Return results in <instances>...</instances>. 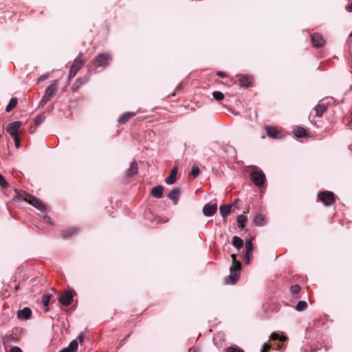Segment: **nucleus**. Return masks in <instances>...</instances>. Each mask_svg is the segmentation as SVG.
I'll return each mask as SVG.
<instances>
[{"instance_id":"17","label":"nucleus","mask_w":352,"mask_h":352,"mask_svg":"<svg viewBox=\"0 0 352 352\" xmlns=\"http://www.w3.org/2000/svg\"><path fill=\"white\" fill-rule=\"evenodd\" d=\"M327 110V107L324 104H318L315 108L314 111L316 112V116L322 117L323 113Z\"/></svg>"},{"instance_id":"1","label":"nucleus","mask_w":352,"mask_h":352,"mask_svg":"<svg viewBox=\"0 0 352 352\" xmlns=\"http://www.w3.org/2000/svg\"><path fill=\"white\" fill-rule=\"evenodd\" d=\"M231 257L233 263L230 268V276L226 278V283L228 284H234L236 283L239 277V272L240 271L241 266L240 261H236V256L235 254H232Z\"/></svg>"},{"instance_id":"51","label":"nucleus","mask_w":352,"mask_h":352,"mask_svg":"<svg viewBox=\"0 0 352 352\" xmlns=\"http://www.w3.org/2000/svg\"><path fill=\"white\" fill-rule=\"evenodd\" d=\"M19 289V285H16L15 287H14V290L15 291H18Z\"/></svg>"},{"instance_id":"4","label":"nucleus","mask_w":352,"mask_h":352,"mask_svg":"<svg viewBox=\"0 0 352 352\" xmlns=\"http://www.w3.org/2000/svg\"><path fill=\"white\" fill-rule=\"evenodd\" d=\"M250 179L252 182L257 186L260 187L265 182V176L261 170H255L251 173Z\"/></svg>"},{"instance_id":"14","label":"nucleus","mask_w":352,"mask_h":352,"mask_svg":"<svg viewBox=\"0 0 352 352\" xmlns=\"http://www.w3.org/2000/svg\"><path fill=\"white\" fill-rule=\"evenodd\" d=\"M177 167L174 166L170 171V175L166 178L165 182L167 184H173L177 180Z\"/></svg>"},{"instance_id":"43","label":"nucleus","mask_w":352,"mask_h":352,"mask_svg":"<svg viewBox=\"0 0 352 352\" xmlns=\"http://www.w3.org/2000/svg\"><path fill=\"white\" fill-rule=\"evenodd\" d=\"M48 75L47 74H44V75H41L40 76L38 79H37V82H43L44 80H45L47 78H48Z\"/></svg>"},{"instance_id":"35","label":"nucleus","mask_w":352,"mask_h":352,"mask_svg":"<svg viewBox=\"0 0 352 352\" xmlns=\"http://www.w3.org/2000/svg\"><path fill=\"white\" fill-rule=\"evenodd\" d=\"M245 246L246 252H252V251L253 250V243H252V239L247 240L245 241Z\"/></svg>"},{"instance_id":"39","label":"nucleus","mask_w":352,"mask_h":352,"mask_svg":"<svg viewBox=\"0 0 352 352\" xmlns=\"http://www.w3.org/2000/svg\"><path fill=\"white\" fill-rule=\"evenodd\" d=\"M77 73H78V72L76 69L70 67V71H69V79L74 78L76 75Z\"/></svg>"},{"instance_id":"20","label":"nucleus","mask_w":352,"mask_h":352,"mask_svg":"<svg viewBox=\"0 0 352 352\" xmlns=\"http://www.w3.org/2000/svg\"><path fill=\"white\" fill-rule=\"evenodd\" d=\"M89 80V77L85 76H83V77H81V78H78L76 79V80L75 81V82L74 83V85L73 87L75 88V89H78L79 87H80L82 85H84L85 83H86L87 82H88Z\"/></svg>"},{"instance_id":"31","label":"nucleus","mask_w":352,"mask_h":352,"mask_svg":"<svg viewBox=\"0 0 352 352\" xmlns=\"http://www.w3.org/2000/svg\"><path fill=\"white\" fill-rule=\"evenodd\" d=\"M270 338L273 340H279L282 342H285L287 338L284 336H279V335L275 332L272 333L270 336Z\"/></svg>"},{"instance_id":"18","label":"nucleus","mask_w":352,"mask_h":352,"mask_svg":"<svg viewBox=\"0 0 352 352\" xmlns=\"http://www.w3.org/2000/svg\"><path fill=\"white\" fill-rule=\"evenodd\" d=\"M164 188L162 186H157L152 188L151 195L156 198H161L162 197Z\"/></svg>"},{"instance_id":"6","label":"nucleus","mask_w":352,"mask_h":352,"mask_svg":"<svg viewBox=\"0 0 352 352\" xmlns=\"http://www.w3.org/2000/svg\"><path fill=\"white\" fill-rule=\"evenodd\" d=\"M318 198L323 202L324 205L326 206H331L335 201L333 193L330 191L319 192Z\"/></svg>"},{"instance_id":"16","label":"nucleus","mask_w":352,"mask_h":352,"mask_svg":"<svg viewBox=\"0 0 352 352\" xmlns=\"http://www.w3.org/2000/svg\"><path fill=\"white\" fill-rule=\"evenodd\" d=\"M252 78L248 76H240L239 78V83L241 87H248L251 85Z\"/></svg>"},{"instance_id":"15","label":"nucleus","mask_w":352,"mask_h":352,"mask_svg":"<svg viewBox=\"0 0 352 352\" xmlns=\"http://www.w3.org/2000/svg\"><path fill=\"white\" fill-rule=\"evenodd\" d=\"M84 65V61L82 59V54H79L74 60L73 64L71 66V68L76 69L78 72Z\"/></svg>"},{"instance_id":"5","label":"nucleus","mask_w":352,"mask_h":352,"mask_svg":"<svg viewBox=\"0 0 352 352\" xmlns=\"http://www.w3.org/2000/svg\"><path fill=\"white\" fill-rule=\"evenodd\" d=\"M111 58L108 53H102L99 54L94 60L96 67H107Z\"/></svg>"},{"instance_id":"53","label":"nucleus","mask_w":352,"mask_h":352,"mask_svg":"<svg viewBox=\"0 0 352 352\" xmlns=\"http://www.w3.org/2000/svg\"><path fill=\"white\" fill-rule=\"evenodd\" d=\"M350 37H352V32L350 34Z\"/></svg>"},{"instance_id":"8","label":"nucleus","mask_w":352,"mask_h":352,"mask_svg":"<svg viewBox=\"0 0 352 352\" xmlns=\"http://www.w3.org/2000/svg\"><path fill=\"white\" fill-rule=\"evenodd\" d=\"M311 42L314 47H320L325 43L323 36L318 33H314L311 35Z\"/></svg>"},{"instance_id":"7","label":"nucleus","mask_w":352,"mask_h":352,"mask_svg":"<svg viewBox=\"0 0 352 352\" xmlns=\"http://www.w3.org/2000/svg\"><path fill=\"white\" fill-rule=\"evenodd\" d=\"M21 126L19 121L12 122L6 126V131L13 138L18 135V132Z\"/></svg>"},{"instance_id":"42","label":"nucleus","mask_w":352,"mask_h":352,"mask_svg":"<svg viewBox=\"0 0 352 352\" xmlns=\"http://www.w3.org/2000/svg\"><path fill=\"white\" fill-rule=\"evenodd\" d=\"M271 348V346L268 343H264L263 345L262 352H267Z\"/></svg>"},{"instance_id":"33","label":"nucleus","mask_w":352,"mask_h":352,"mask_svg":"<svg viewBox=\"0 0 352 352\" xmlns=\"http://www.w3.org/2000/svg\"><path fill=\"white\" fill-rule=\"evenodd\" d=\"M212 96L214 99H215L217 101L222 100L224 98V95L222 92L219 91H215L212 93Z\"/></svg>"},{"instance_id":"54","label":"nucleus","mask_w":352,"mask_h":352,"mask_svg":"<svg viewBox=\"0 0 352 352\" xmlns=\"http://www.w3.org/2000/svg\"><path fill=\"white\" fill-rule=\"evenodd\" d=\"M350 37H352V32L350 34Z\"/></svg>"},{"instance_id":"38","label":"nucleus","mask_w":352,"mask_h":352,"mask_svg":"<svg viewBox=\"0 0 352 352\" xmlns=\"http://www.w3.org/2000/svg\"><path fill=\"white\" fill-rule=\"evenodd\" d=\"M194 177H197L199 174V168L197 166H193L190 172Z\"/></svg>"},{"instance_id":"45","label":"nucleus","mask_w":352,"mask_h":352,"mask_svg":"<svg viewBox=\"0 0 352 352\" xmlns=\"http://www.w3.org/2000/svg\"><path fill=\"white\" fill-rule=\"evenodd\" d=\"M10 352H23V351L19 347L14 346L10 349Z\"/></svg>"},{"instance_id":"22","label":"nucleus","mask_w":352,"mask_h":352,"mask_svg":"<svg viewBox=\"0 0 352 352\" xmlns=\"http://www.w3.org/2000/svg\"><path fill=\"white\" fill-rule=\"evenodd\" d=\"M219 210H220L222 217L225 219L227 217V216L230 212L231 206L230 205H222L220 206Z\"/></svg>"},{"instance_id":"32","label":"nucleus","mask_w":352,"mask_h":352,"mask_svg":"<svg viewBox=\"0 0 352 352\" xmlns=\"http://www.w3.org/2000/svg\"><path fill=\"white\" fill-rule=\"evenodd\" d=\"M78 342L76 340H74L70 342V344H69V346L67 348L69 349L70 351L76 352L78 349Z\"/></svg>"},{"instance_id":"19","label":"nucleus","mask_w":352,"mask_h":352,"mask_svg":"<svg viewBox=\"0 0 352 352\" xmlns=\"http://www.w3.org/2000/svg\"><path fill=\"white\" fill-rule=\"evenodd\" d=\"M179 193H180V191H179V189L178 188H174L173 189L168 195V197L173 200L174 201L175 204H177L178 199H179Z\"/></svg>"},{"instance_id":"40","label":"nucleus","mask_w":352,"mask_h":352,"mask_svg":"<svg viewBox=\"0 0 352 352\" xmlns=\"http://www.w3.org/2000/svg\"><path fill=\"white\" fill-rule=\"evenodd\" d=\"M226 352H243V351L240 349L230 346L227 349Z\"/></svg>"},{"instance_id":"9","label":"nucleus","mask_w":352,"mask_h":352,"mask_svg":"<svg viewBox=\"0 0 352 352\" xmlns=\"http://www.w3.org/2000/svg\"><path fill=\"white\" fill-rule=\"evenodd\" d=\"M267 135L273 139L280 138V131L277 127L273 126H265Z\"/></svg>"},{"instance_id":"27","label":"nucleus","mask_w":352,"mask_h":352,"mask_svg":"<svg viewBox=\"0 0 352 352\" xmlns=\"http://www.w3.org/2000/svg\"><path fill=\"white\" fill-rule=\"evenodd\" d=\"M247 217L243 214H240L237 217V223L239 224V228L240 229H243L245 226V223L247 221Z\"/></svg>"},{"instance_id":"23","label":"nucleus","mask_w":352,"mask_h":352,"mask_svg":"<svg viewBox=\"0 0 352 352\" xmlns=\"http://www.w3.org/2000/svg\"><path fill=\"white\" fill-rule=\"evenodd\" d=\"M254 223L258 226H262L264 225L265 218L261 214H256L253 220Z\"/></svg>"},{"instance_id":"10","label":"nucleus","mask_w":352,"mask_h":352,"mask_svg":"<svg viewBox=\"0 0 352 352\" xmlns=\"http://www.w3.org/2000/svg\"><path fill=\"white\" fill-rule=\"evenodd\" d=\"M72 299L73 295L71 292H65L59 297L60 302L65 306L69 305L72 301Z\"/></svg>"},{"instance_id":"34","label":"nucleus","mask_w":352,"mask_h":352,"mask_svg":"<svg viewBox=\"0 0 352 352\" xmlns=\"http://www.w3.org/2000/svg\"><path fill=\"white\" fill-rule=\"evenodd\" d=\"M8 186V183L6 182L4 177L0 174V187L3 189H7Z\"/></svg>"},{"instance_id":"21","label":"nucleus","mask_w":352,"mask_h":352,"mask_svg":"<svg viewBox=\"0 0 352 352\" xmlns=\"http://www.w3.org/2000/svg\"><path fill=\"white\" fill-rule=\"evenodd\" d=\"M135 113L127 112L124 113L119 119L120 124H125L131 118L135 116Z\"/></svg>"},{"instance_id":"3","label":"nucleus","mask_w":352,"mask_h":352,"mask_svg":"<svg viewBox=\"0 0 352 352\" xmlns=\"http://www.w3.org/2000/svg\"><path fill=\"white\" fill-rule=\"evenodd\" d=\"M23 199L40 210H44L45 206L43 202L30 194H25Z\"/></svg>"},{"instance_id":"13","label":"nucleus","mask_w":352,"mask_h":352,"mask_svg":"<svg viewBox=\"0 0 352 352\" xmlns=\"http://www.w3.org/2000/svg\"><path fill=\"white\" fill-rule=\"evenodd\" d=\"M138 172V166L136 161L131 162L130 167L126 170V177H131L136 175Z\"/></svg>"},{"instance_id":"2","label":"nucleus","mask_w":352,"mask_h":352,"mask_svg":"<svg viewBox=\"0 0 352 352\" xmlns=\"http://www.w3.org/2000/svg\"><path fill=\"white\" fill-rule=\"evenodd\" d=\"M56 91L57 85L56 82L52 83V85L48 86L46 88L44 96H43V98L40 102V106L44 105L47 102H49L51 100V98L55 95Z\"/></svg>"},{"instance_id":"30","label":"nucleus","mask_w":352,"mask_h":352,"mask_svg":"<svg viewBox=\"0 0 352 352\" xmlns=\"http://www.w3.org/2000/svg\"><path fill=\"white\" fill-rule=\"evenodd\" d=\"M45 113H41L38 115L34 119V123L36 126H39L45 119Z\"/></svg>"},{"instance_id":"48","label":"nucleus","mask_w":352,"mask_h":352,"mask_svg":"<svg viewBox=\"0 0 352 352\" xmlns=\"http://www.w3.org/2000/svg\"><path fill=\"white\" fill-rule=\"evenodd\" d=\"M43 219L45 221L49 223H52V221H51V219L50 217L47 216V215H45L43 217Z\"/></svg>"},{"instance_id":"12","label":"nucleus","mask_w":352,"mask_h":352,"mask_svg":"<svg viewBox=\"0 0 352 352\" xmlns=\"http://www.w3.org/2000/svg\"><path fill=\"white\" fill-rule=\"evenodd\" d=\"M32 316V310L29 307H25L17 313V318L20 320H28Z\"/></svg>"},{"instance_id":"26","label":"nucleus","mask_w":352,"mask_h":352,"mask_svg":"<svg viewBox=\"0 0 352 352\" xmlns=\"http://www.w3.org/2000/svg\"><path fill=\"white\" fill-rule=\"evenodd\" d=\"M18 100L16 98H12L6 108V112L11 111L17 104Z\"/></svg>"},{"instance_id":"46","label":"nucleus","mask_w":352,"mask_h":352,"mask_svg":"<svg viewBox=\"0 0 352 352\" xmlns=\"http://www.w3.org/2000/svg\"><path fill=\"white\" fill-rule=\"evenodd\" d=\"M346 10L349 12H352V2H350L346 5Z\"/></svg>"},{"instance_id":"50","label":"nucleus","mask_w":352,"mask_h":352,"mask_svg":"<svg viewBox=\"0 0 352 352\" xmlns=\"http://www.w3.org/2000/svg\"><path fill=\"white\" fill-rule=\"evenodd\" d=\"M60 352H72L69 351V349L67 347V348H64L63 349H62Z\"/></svg>"},{"instance_id":"37","label":"nucleus","mask_w":352,"mask_h":352,"mask_svg":"<svg viewBox=\"0 0 352 352\" xmlns=\"http://www.w3.org/2000/svg\"><path fill=\"white\" fill-rule=\"evenodd\" d=\"M290 291L293 294H297L300 291V287L298 285H294L290 287Z\"/></svg>"},{"instance_id":"24","label":"nucleus","mask_w":352,"mask_h":352,"mask_svg":"<svg viewBox=\"0 0 352 352\" xmlns=\"http://www.w3.org/2000/svg\"><path fill=\"white\" fill-rule=\"evenodd\" d=\"M77 232V230L75 228H71L66 230L63 231L62 232V236L64 239L69 238L72 236H73L75 233Z\"/></svg>"},{"instance_id":"11","label":"nucleus","mask_w":352,"mask_h":352,"mask_svg":"<svg viewBox=\"0 0 352 352\" xmlns=\"http://www.w3.org/2000/svg\"><path fill=\"white\" fill-rule=\"evenodd\" d=\"M217 206L215 204H206L203 208V213L206 217H212L217 211Z\"/></svg>"},{"instance_id":"29","label":"nucleus","mask_w":352,"mask_h":352,"mask_svg":"<svg viewBox=\"0 0 352 352\" xmlns=\"http://www.w3.org/2000/svg\"><path fill=\"white\" fill-rule=\"evenodd\" d=\"M307 307V303L304 300L299 301L296 305V309L298 311H304Z\"/></svg>"},{"instance_id":"25","label":"nucleus","mask_w":352,"mask_h":352,"mask_svg":"<svg viewBox=\"0 0 352 352\" xmlns=\"http://www.w3.org/2000/svg\"><path fill=\"white\" fill-rule=\"evenodd\" d=\"M232 245L238 250L243 245V241L239 236H234L232 239Z\"/></svg>"},{"instance_id":"44","label":"nucleus","mask_w":352,"mask_h":352,"mask_svg":"<svg viewBox=\"0 0 352 352\" xmlns=\"http://www.w3.org/2000/svg\"><path fill=\"white\" fill-rule=\"evenodd\" d=\"M16 148H19L20 146L19 136L13 137Z\"/></svg>"},{"instance_id":"49","label":"nucleus","mask_w":352,"mask_h":352,"mask_svg":"<svg viewBox=\"0 0 352 352\" xmlns=\"http://www.w3.org/2000/svg\"><path fill=\"white\" fill-rule=\"evenodd\" d=\"M189 352H199V349L197 348H190L189 349Z\"/></svg>"},{"instance_id":"28","label":"nucleus","mask_w":352,"mask_h":352,"mask_svg":"<svg viewBox=\"0 0 352 352\" xmlns=\"http://www.w3.org/2000/svg\"><path fill=\"white\" fill-rule=\"evenodd\" d=\"M294 134L298 138L306 137L307 135L306 130L302 127H298L294 131Z\"/></svg>"},{"instance_id":"41","label":"nucleus","mask_w":352,"mask_h":352,"mask_svg":"<svg viewBox=\"0 0 352 352\" xmlns=\"http://www.w3.org/2000/svg\"><path fill=\"white\" fill-rule=\"evenodd\" d=\"M251 257V252H245V261L246 263H249Z\"/></svg>"},{"instance_id":"47","label":"nucleus","mask_w":352,"mask_h":352,"mask_svg":"<svg viewBox=\"0 0 352 352\" xmlns=\"http://www.w3.org/2000/svg\"><path fill=\"white\" fill-rule=\"evenodd\" d=\"M217 75L221 78H223L225 77L226 75V74L223 72H221V71H218L217 72Z\"/></svg>"},{"instance_id":"36","label":"nucleus","mask_w":352,"mask_h":352,"mask_svg":"<svg viewBox=\"0 0 352 352\" xmlns=\"http://www.w3.org/2000/svg\"><path fill=\"white\" fill-rule=\"evenodd\" d=\"M50 295H47V294L43 295V297H42V299H41L43 305L45 307L48 306L49 302H50Z\"/></svg>"},{"instance_id":"52","label":"nucleus","mask_w":352,"mask_h":352,"mask_svg":"<svg viewBox=\"0 0 352 352\" xmlns=\"http://www.w3.org/2000/svg\"><path fill=\"white\" fill-rule=\"evenodd\" d=\"M277 347H278V349H280V345L279 344H277Z\"/></svg>"}]
</instances>
